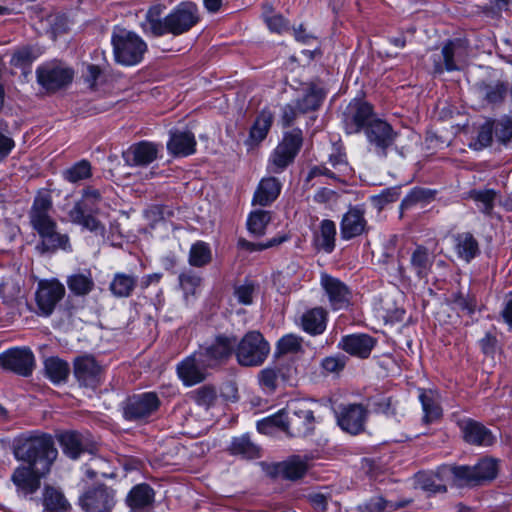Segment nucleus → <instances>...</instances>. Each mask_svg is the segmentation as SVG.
Returning <instances> with one entry per match:
<instances>
[{
	"mask_svg": "<svg viewBox=\"0 0 512 512\" xmlns=\"http://www.w3.org/2000/svg\"><path fill=\"white\" fill-rule=\"evenodd\" d=\"M302 145V131L293 129L286 133L283 140L277 145L271 153L267 170L269 173H281L288 165H290L297 155Z\"/></svg>",
	"mask_w": 512,
	"mask_h": 512,
	"instance_id": "obj_8",
	"label": "nucleus"
},
{
	"mask_svg": "<svg viewBox=\"0 0 512 512\" xmlns=\"http://www.w3.org/2000/svg\"><path fill=\"white\" fill-rule=\"evenodd\" d=\"M255 286L253 283H245L235 288V297L243 305H250L253 302Z\"/></svg>",
	"mask_w": 512,
	"mask_h": 512,
	"instance_id": "obj_63",
	"label": "nucleus"
},
{
	"mask_svg": "<svg viewBox=\"0 0 512 512\" xmlns=\"http://www.w3.org/2000/svg\"><path fill=\"white\" fill-rule=\"evenodd\" d=\"M418 487L430 494L446 492V486L442 483L440 477L434 474H421L417 477Z\"/></svg>",
	"mask_w": 512,
	"mask_h": 512,
	"instance_id": "obj_52",
	"label": "nucleus"
},
{
	"mask_svg": "<svg viewBox=\"0 0 512 512\" xmlns=\"http://www.w3.org/2000/svg\"><path fill=\"white\" fill-rule=\"evenodd\" d=\"M137 285L134 275L116 273L110 283L111 293L118 298L129 297Z\"/></svg>",
	"mask_w": 512,
	"mask_h": 512,
	"instance_id": "obj_36",
	"label": "nucleus"
},
{
	"mask_svg": "<svg viewBox=\"0 0 512 512\" xmlns=\"http://www.w3.org/2000/svg\"><path fill=\"white\" fill-rule=\"evenodd\" d=\"M165 6L156 4L145 13L140 26L147 36L161 37L166 34L182 35L190 31L200 20L199 10L193 2H181L166 16H163Z\"/></svg>",
	"mask_w": 512,
	"mask_h": 512,
	"instance_id": "obj_1",
	"label": "nucleus"
},
{
	"mask_svg": "<svg viewBox=\"0 0 512 512\" xmlns=\"http://www.w3.org/2000/svg\"><path fill=\"white\" fill-rule=\"evenodd\" d=\"M38 84L48 93L66 88L74 78V71L62 62L52 61L37 67Z\"/></svg>",
	"mask_w": 512,
	"mask_h": 512,
	"instance_id": "obj_9",
	"label": "nucleus"
},
{
	"mask_svg": "<svg viewBox=\"0 0 512 512\" xmlns=\"http://www.w3.org/2000/svg\"><path fill=\"white\" fill-rule=\"evenodd\" d=\"M454 249L458 257L466 262H470L479 253L477 240L467 232L455 236Z\"/></svg>",
	"mask_w": 512,
	"mask_h": 512,
	"instance_id": "obj_35",
	"label": "nucleus"
},
{
	"mask_svg": "<svg viewBox=\"0 0 512 512\" xmlns=\"http://www.w3.org/2000/svg\"><path fill=\"white\" fill-rule=\"evenodd\" d=\"M375 343V339L367 334H351L344 336L338 347L352 356L367 358Z\"/></svg>",
	"mask_w": 512,
	"mask_h": 512,
	"instance_id": "obj_27",
	"label": "nucleus"
},
{
	"mask_svg": "<svg viewBox=\"0 0 512 512\" xmlns=\"http://www.w3.org/2000/svg\"><path fill=\"white\" fill-rule=\"evenodd\" d=\"M327 312L320 307L312 308L301 316V328L310 335H320L326 329Z\"/></svg>",
	"mask_w": 512,
	"mask_h": 512,
	"instance_id": "obj_30",
	"label": "nucleus"
},
{
	"mask_svg": "<svg viewBox=\"0 0 512 512\" xmlns=\"http://www.w3.org/2000/svg\"><path fill=\"white\" fill-rule=\"evenodd\" d=\"M178 280L186 299L189 296H195L201 285L200 276L191 270L182 272Z\"/></svg>",
	"mask_w": 512,
	"mask_h": 512,
	"instance_id": "obj_51",
	"label": "nucleus"
},
{
	"mask_svg": "<svg viewBox=\"0 0 512 512\" xmlns=\"http://www.w3.org/2000/svg\"><path fill=\"white\" fill-rule=\"evenodd\" d=\"M365 135L369 143V150L380 158H385L393 149L397 132L391 125L379 118L369 122L365 129Z\"/></svg>",
	"mask_w": 512,
	"mask_h": 512,
	"instance_id": "obj_10",
	"label": "nucleus"
},
{
	"mask_svg": "<svg viewBox=\"0 0 512 512\" xmlns=\"http://www.w3.org/2000/svg\"><path fill=\"white\" fill-rule=\"evenodd\" d=\"M493 122L494 136L502 144H506L512 137V120L509 117H502Z\"/></svg>",
	"mask_w": 512,
	"mask_h": 512,
	"instance_id": "obj_56",
	"label": "nucleus"
},
{
	"mask_svg": "<svg viewBox=\"0 0 512 512\" xmlns=\"http://www.w3.org/2000/svg\"><path fill=\"white\" fill-rule=\"evenodd\" d=\"M63 178L70 183H77L92 176V167L89 161L81 160L62 172Z\"/></svg>",
	"mask_w": 512,
	"mask_h": 512,
	"instance_id": "obj_45",
	"label": "nucleus"
},
{
	"mask_svg": "<svg viewBox=\"0 0 512 512\" xmlns=\"http://www.w3.org/2000/svg\"><path fill=\"white\" fill-rule=\"evenodd\" d=\"M461 431L464 440L472 445L490 446L494 443L495 437L492 432L480 422L468 419L461 423Z\"/></svg>",
	"mask_w": 512,
	"mask_h": 512,
	"instance_id": "obj_28",
	"label": "nucleus"
},
{
	"mask_svg": "<svg viewBox=\"0 0 512 512\" xmlns=\"http://www.w3.org/2000/svg\"><path fill=\"white\" fill-rule=\"evenodd\" d=\"M196 139L194 134L188 130L170 131V138L167 142V150L176 157H187L196 152Z\"/></svg>",
	"mask_w": 512,
	"mask_h": 512,
	"instance_id": "obj_25",
	"label": "nucleus"
},
{
	"mask_svg": "<svg viewBox=\"0 0 512 512\" xmlns=\"http://www.w3.org/2000/svg\"><path fill=\"white\" fill-rule=\"evenodd\" d=\"M281 183L275 177L263 178L253 197V204L267 206L272 203L280 194Z\"/></svg>",
	"mask_w": 512,
	"mask_h": 512,
	"instance_id": "obj_31",
	"label": "nucleus"
},
{
	"mask_svg": "<svg viewBox=\"0 0 512 512\" xmlns=\"http://www.w3.org/2000/svg\"><path fill=\"white\" fill-rule=\"evenodd\" d=\"M377 119L373 115L372 107L360 100H353L344 112V128L347 134L359 133L366 129L370 121Z\"/></svg>",
	"mask_w": 512,
	"mask_h": 512,
	"instance_id": "obj_15",
	"label": "nucleus"
},
{
	"mask_svg": "<svg viewBox=\"0 0 512 512\" xmlns=\"http://www.w3.org/2000/svg\"><path fill=\"white\" fill-rule=\"evenodd\" d=\"M111 42L116 62L125 66L140 63L147 51L146 42L136 33L125 29L114 30Z\"/></svg>",
	"mask_w": 512,
	"mask_h": 512,
	"instance_id": "obj_5",
	"label": "nucleus"
},
{
	"mask_svg": "<svg viewBox=\"0 0 512 512\" xmlns=\"http://www.w3.org/2000/svg\"><path fill=\"white\" fill-rule=\"evenodd\" d=\"M367 227L364 212L357 207L350 208L342 217L340 235L344 240H350L363 234Z\"/></svg>",
	"mask_w": 512,
	"mask_h": 512,
	"instance_id": "obj_26",
	"label": "nucleus"
},
{
	"mask_svg": "<svg viewBox=\"0 0 512 512\" xmlns=\"http://www.w3.org/2000/svg\"><path fill=\"white\" fill-rule=\"evenodd\" d=\"M101 202V192L93 187H86L82 191L81 199L69 210V221L95 235L104 236L105 225L97 218Z\"/></svg>",
	"mask_w": 512,
	"mask_h": 512,
	"instance_id": "obj_4",
	"label": "nucleus"
},
{
	"mask_svg": "<svg viewBox=\"0 0 512 512\" xmlns=\"http://www.w3.org/2000/svg\"><path fill=\"white\" fill-rule=\"evenodd\" d=\"M472 200L475 201L478 209L487 215H490L494 208L496 192L492 189L472 190L469 193Z\"/></svg>",
	"mask_w": 512,
	"mask_h": 512,
	"instance_id": "obj_49",
	"label": "nucleus"
},
{
	"mask_svg": "<svg viewBox=\"0 0 512 512\" xmlns=\"http://www.w3.org/2000/svg\"><path fill=\"white\" fill-rule=\"evenodd\" d=\"M367 410L361 404H348L339 407L337 423L342 430L350 434H358L364 428Z\"/></svg>",
	"mask_w": 512,
	"mask_h": 512,
	"instance_id": "obj_22",
	"label": "nucleus"
},
{
	"mask_svg": "<svg viewBox=\"0 0 512 512\" xmlns=\"http://www.w3.org/2000/svg\"><path fill=\"white\" fill-rule=\"evenodd\" d=\"M0 296L6 303H13L22 297L19 277L5 278L0 283Z\"/></svg>",
	"mask_w": 512,
	"mask_h": 512,
	"instance_id": "obj_50",
	"label": "nucleus"
},
{
	"mask_svg": "<svg viewBox=\"0 0 512 512\" xmlns=\"http://www.w3.org/2000/svg\"><path fill=\"white\" fill-rule=\"evenodd\" d=\"M207 368L211 367L198 350L177 365V373L186 386H192L206 378Z\"/></svg>",
	"mask_w": 512,
	"mask_h": 512,
	"instance_id": "obj_17",
	"label": "nucleus"
},
{
	"mask_svg": "<svg viewBox=\"0 0 512 512\" xmlns=\"http://www.w3.org/2000/svg\"><path fill=\"white\" fill-rule=\"evenodd\" d=\"M212 259L209 245L203 241L194 243L189 252V264L194 267H203Z\"/></svg>",
	"mask_w": 512,
	"mask_h": 512,
	"instance_id": "obj_47",
	"label": "nucleus"
},
{
	"mask_svg": "<svg viewBox=\"0 0 512 512\" xmlns=\"http://www.w3.org/2000/svg\"><path fill=\"white\" fill-rule=\"evenodd\" d=\"M47 473L49 471H42L34 466H19L14 470L11 481L19 495L27 496L39 489L41 478Z\"/></svg>",
	"mask_w": 512,
	"mask_h": 512,
	"instance_id": "obj_18",
	"label": "nucleus"
},
{
	"mask_svg": "<svg viewBox=\"0 0 512 512\" xmlns=\"http://www.w3.org/2000/svg\"><path fill=\"white\" fill-rule=\"evenodd\" d=\"M302 350V337L295 334H287L281 337L276 345L279 355L294 354Z\"/></svg>",
	"mask_w": 512,
	"mask_h": 512,
	"instance_id": "obj_53",
	"label": "nucleus"
},
{
	"mask_svg": "<svg viewBox=\"0 0 512 512\" xmlns=\"http://www.w3.org/2000/svg\"><path fill=\"white\" fill-rule=\"evenodd\" d=\"M307 468L306 461L295 457L283 463L281 471L285 478L295 480L302 477L306 473Z\"/></svg>",
	"mask_w": 512,
	"mask_h": 512,
	"instance_id": "obj_54",
	"label": "nucleus"
},
{
	"mask_svg": "<svg viewBox=\"0 0 512 512\" xmlns=\"http://www.w3.org/2000/svg\"><path fill=\"white\" fill-rule=\"evenodd\" d=\"M161 145L141 141L128 148L123 154L125 162L131 166H147L158 157Z\"/></svg>",
	"mask_w": 512,
	"mask_h": 512,
	"instance_id": "obj_23",
	"label": "nucleus"
},
{
	"mask_svg": "<svg viewBox=\"0 0 512 512\" xmlns=\"http://www.w3.org/2000/svg\"><path fill=\"white\" fill-rule=\"evenodd\" d=\"M74 376L80 385L94 389L102 381V367L93 356L83 355L74 361Z\"/></svg>",
	"mask_w": 512,
	"mask_h": 512,
	"instance_id": "obj_19",
	"label": "nucleus"
},
{
	"mask_svg": "<svg viewBox=\"0 0 512 512\" xmlns=\"http://www.w3.org/2000/svg\"><path fill=\"white\" fill-rule=\"evenodd\" d=\"M507 92L506 86L501 82L481 83L478 86L479 95L488 103L501 102Z\"/></svg>",
	"mask_w": 512,
	"mask_h": 512,
	"instance_id": "obj_43",
	"label": "nucleus"
},
{
	"mask_svg": "<svg viewBox=\"0 0 512 512\" xmlns=\"http://www.w3.org/2000/svg\"><path fill=\"white\" fill-rule=\"evenodd\" d=\"M67 285L75 295L84 296L92 291L94 281L90 272L76 273L68 277Z\"/></svg>",
	"mask_w": 512,
	"mask_h": 512,
	"instance_id": "obj_42",
	"label": "nucleus"
},
{
	"mask_svg": "<svg viewBox=\"0 0 512 512\" xmlns=\"http://www.w3.org/2000/svg\"><path fill=\"white\" fill-rule=\"evenodd\" d=\"M270 220V212L264 210L252 211L247 219V228L251 234L262 236Z\"/></svg>",
	"mask_w": 512,
	"mask_h": 512,
	"instance_id": "obj_48",
	"label": "nucleus"
},
{
	"mask_svg": "<svg viewBox=\"0 0 512 512\" xmlns=\"http://www.w3.org/2000/svg\"><path fill=\"white\" fill-rule=\"evenodd\" d=\"M321 286L325 290L333 309L338 310L348 306L350 291L339 279L323 274L321 276Z\"/></svg>",
	"mask_w": 512,
	"mask_h": 512,
	"instance_id": "obj_24",
	"label": "nucleus"
},
{
	"mask_svg": "<svg viewBox=\"0 0 512 512\" xmlns=\"http://www.w3.org/2000/svg\"><path fill=\"white\" fill-rule=\"evenodd\" d=\"M289 236L287 234L279 235L276 237H273L272 239L266 241V242H260V243H253L249 242L245 239H240L238 244L241 248L246 249L248 251H261L265 250L271 247L278 246L287 240H289Z\"/></svg>",
	"mask_w": 512,
	"mask_h": 512,
	"instance_id": "obj_55",
	"label": "nucleus"
},
{
	"mask_svg": "<svg viewBox=\"0 0 512 512\" xmlns=\"http://www.w3.org/2000/svg\"><path fill=\"white\" fill-rule=\"evenodd\" d=\"M467 60L466 47L460 41H450L445 44L439 53L433 55L434 72L441 74L444 71L461 70Z\"/></svg>",
	"mask_w": 512,
	"mask_h": 512,
	"instance_id": "obj_12",
	"label": "nucleus"
},
{
	"mask_svg": "<svg viewBox=\"0 0 512 512\" xmlns=\"http://www.w3.org/2000/svg\"><path fill=\"white\" fill-rule=\"evenodd\" d=\"M237 339L234 336H218L215 341L199 349L208 366L215 367L226 361L234 351Z\"/></svg>",
	"mask_w": 512,
	"mask_h": 512,
	"instance_id": "obj_21",
	"label": "nucleus"
},
{
	"mask_svg": "<svg viewBox=\"0 0 512 512\" xmlns=\"http://www.w3.org/2000/svg\"><path fill=\"white\" fill-rule=\"evenodd\" d=\"M325 97L322 88L317 86L310 87L301 99L296 101L297 109L300 113H306L310 110H316Z\"/></svg>",
	"mask_w": 512,
	"mask_h": 512,
	"instance_id": "obj_40",
	"label": "nucleus"
},
{
	"mask_svg": "<svg viewBox=\"0 0 512 512\" xmlns=\"http://www.w3.org/2000/svg\"><path fill=\"white\" fill-rule=\"evenodd\" d=\"M35 59L31 48L23 47L14 52L11 57V64L15 67H25L30 65Z\"/></svg>",
	"mask_w": 512,
	"mask_h": 512,
	"instance_id": "obj_60",
	"label": "nucleus"
},
{
	"mask_svg": "<svg viewBox=\"0 0 512 512\" xmlns=\"http://www.w3.org/2000/svg\"><path fill=\"white\" fill-rule=\"evenodd\" d=\"M13 454L19 461L37 467L42 471H50L57 457V449L49 435H31L18 438L13 446Z\"/></svg>",
	"mask_w": 512,
	"mask_h": 512,
	"instance_id": "obj_3",
	"label": "nucleus"
},
{
	"mask_svg": "<svg viewBox=\"0 0 512 512\" xmlns=\"http://www.w3.org/2000/svg\"><path fill=\"white\" fill-rule=\"evenodd\" d=\"M279 371L272 367H267L260 371L259 382L260 384L270 390L275 389L278 379Z\"/></svg>",
	"mask_w": 512,
	"mask_h": 512,
	"instance_id": "obj_64",
	"label": "nucleus"
},
{
	"mask_svg": "<svg viewBox=\"0 0 512 512\" xmlns=\"http://www.w3.org/2000/svg\"><path fill=\"white\" fill-rule=\"evenodd\" d=\"M106 465L107 462L104 459L94 457L85 465V473L91 479L96 478L99 475L107 476V472L104 469V466Z\"/></svg>",
	"mask_w": 512,
	"mask_h": 512,
	"instance_id": "obj_61",
	"label": "nucleus"
},
{
	"mask_svg": "<svg viewBox=\"0 0 512 512\" xmlns=\"http://www.w3.org/2000/svg\"><path fill=\"white\" fill-rule=\"evenodd\" d=\"M273 122V113L267 109L262 110L250 130V138L255 142H261L267 136Z\"/></svg>",
	"mask_w": 512,
	"mask_h": 512,
	"instance_id": "obj_41",
	"label": "nucleus"
},
{
	"mask_svg": "<svg viewBox=\"0 0 512 512\" xmlns=\"http://www.w3.org/2000/svg\"><path fill=\"white\" fill-rule=\"evenodd\" d=\"M0 365L18 375L28 377L35 366V357L28 348H13L0 354Z\"/></svg>",
	"mask_w": 512,
	"mask_h": 512,
	"instance_id": "obj_16",
	"label": "nucleus"
},
{
	"mask_svg": "<svg viewBox=\"0 0 512 512\" xmlns=\"http://www.w3.org/2000/svg\"><path fill=\"white\" fill-rule=\"evenodd\" d=\"M450 471L457 485L477 486L491 481L497 476L498 462L493 458H483L473 466H455Z\"/></svg>",
	"mask_w": 512,
	"mask_h": 512,
	"instance_id": "obj_6",
	"label": "nucleus"
},
{
	"mask_svg": "<svg viewBox=\"0 0 512 512\" xmlns=\"http://www.w3.org/2000/svg\"><path fill=\"white\" fill-rule=\"evenodd\" d=\"M236 345L237 361L245 367L260 366L270 352L269 343L257 331L248 332Z\"/></svg>",
	"mask_w": 512,
	"mask_h": 512,
	"instance_id": "obj_7",
	"label": "nucleus"
},
{
	"mask_svg": "<svg viewBox=\"0 0 512 512\" xmlns=\"http://www.w3.org/2000/svg\"><path fill=\"white\" fill-rule=\"evenodd\" d=\"M43 505L49 512H64L70 507L61 491L54 487H46L43 494Z\"/></svg>",
	"mask_w": 512,
	"mask_h": 512,
	"instance_id": "obj_39",
	"label": "nucleus"
},
{
	"mask_svg": "<svg viewBox=\"0 0 512 512\" xmlns=\"http://www.w3.org/2000/svg\"><path fill=\"white\" fill-rule=\"evenodd\" d=\"M336 225L333 221L325 219L320 224L319 234L316 236V245L320 250L331 253L335 247Z\"/></svg>",
	"mask_w": 512,
	"mask_h": 512,
	"instance_id": "obj_37",
	"label": "nucleus"
},
{
	"mask_svg": "<svg viewBox=\"0 0 512 512\" xmlns=\"http://www.w3.org/2000/svg\"><path fill=\"white\" fill-rule=\"evenodd\" d=\"M264 20L272 32L282 33L288 29L287 20L280 14H264Z\"/></svg>",
	"mask_w": 512,
	"mask_h": 512,
	"instance_id": "obj_62",
	"label": "nucleus"
},
{
	"mask_svg": "<svg viewBox=\"0 0 512 512\" xmlns=\"http://www.w3.org/2000/svg\"><path fill=\"white\" fill-rule=\"evenodd\" d=\"M154 491L147 484H138L127 495L126 503L133 512H138L152 504Z\"/></svg>",
	"mask_w": 512,
	"mask_h": 512,
	"instance_id": "obj_32",
	"label": "nucleus"
},
{
	"mask_svg": "<svg viewBox=\"0 0 512 512\" xmlns=\"http://www.w3.org/2000/svg\"><path fill=\"white\" fill-rule=\"evenodd\" d=\"M434 262V256L424 246L418 245L411 252L409 260V269L415 273L419 279H424L430 272Z\"/></svg>",
	"mask_w": 512,
	"mask_h": 512,
	"instance_id": "obj_29",
	"label": "nucleus"
},
{
	"mask_svg": "<svg viewBox=\"0 0 512 512\" xmlns=\"http://www.w3.org/2000/svg\"><path fill=\"white\" fill-rule=\"evenodd\" d=\"M230 451L234 455H241L245 458H255L258 456L259 449L254 444L248 435H242L233 438Z\"/></svg>",
	"mask_w": 512,
	"mask_h": 512,
	"instance_id": "obj_46",
	"label": "nucleus"
},
{
	"mask_svg": "<svg viewBox=\"0 0 512 512\" xmlns=\"http://www.w3.org/2000/svg\"><path fill=\"white\" fill-rule=\"evenodd\" d=\"M493 135V122H491V120H487L479 129L476 142L474 143V148L481 150L490 146L493 141Z\"/></svg>",
	"mask_w": 512,
	"mask_h": 512,
	"instance_id": "obj_58",
	"label": "nucleus"
},
{
	"mask_svg": "<svg viewBox=\"0 0 512 512\" xmlns=\"http://www.w3.org/2000/svg\"><path fill=\"white\" fill-rule=\"evenodd\" d=\"M161 401L154 392L129 397L123 407V416L129 421H144L159 409Z\"/></svg>",
	"mask_w": 512,
	"mask_h": 512,
	"instance_id": "obj_11",
	"label": "nucleus"
},
{
	"mask_svg": "<svg viewBox=\"0 0 512 512\" xmlns=\"http://www.w3.org/2000/svg\"><path fill=\"white\" fill-rule=\"evenodd\" d=\"M46 376L55 384L66 381L69 375V365L58 357H50L44 363Z\"/></svg>",
	"mask_w": 512,
	"mask_h": 512,
	"instance_id": "obj_38",
	"label": "nucleus"
},
{
	"mask_svg": "<svg viewBox=\"0 0 512 512\" xmlns=\"http://www.w3.org/2000/svg\"><path fill=\"white\" fill-rule=\"evenodd\" d=\"M64 294L65 288L59 281H41L36 291V302L40 313L44 316L50 315Z\"/></svg>",
	"mask_w": 512,
	"mask_h": 512,
	"instance_id": "obj_20",
	"label": "nucleus"
},
{
	"mask_svg": "<svg viewBox=\"0 0 512 512\" xmlns=\"http://www.w3.org/2000/svg\"><path fill=\"white\" fill-rule=\"evenodd\" d=\"M115 504V490L105 485L89 488L80 497V505L85 512H111Z\"/></svg>",
	"mask_w": 512,
	"mask_h": 512,
	"instance_id": "obj_14",
	"label": "nucleus"
},
{
	"mask_svg": "<svg viewBox=\"0 0 512 512\" xmlns=\"http://www.w3.org/2000/svg\"><path fill=\"white\" fill-rule=\"evenodd\" d=\"M286 434L291 437H304L315 428L313 411L304 402H298L286 410Z\"/></svg>",
	"mask_w": 512,
	"mask_h": 512,
	"instance_id": "obj_13",
	"label": "nucleus"
},
{
	"mask_svg": "<svg viewBox=\"0 0 512 512\" xmlns=\"http://www.w3.org/2000/svg\"><path fill=\"white\" fill-rule=\"evenodd\" d=\"M51 209L50 194L41 192L35 197L29 212L30 224L40 237L36 249L42 254L71 249L68 235L57 230V223L50 215Z\"/></svg>",
	"mask_w": 512,
	"mask_h": 512,
	"instance_id": "obj_2",
	"label": "nucleus"
},
{
	"mask_svg": "<svg viewBox=\"0 0 512 512\" xmlns=\"http://www.w3.org/2000/svg\"><path fill=\"white\" fill-rule=\"evenodd\" d=\"M345 365L346 357L344 355L328 356L321 361V367L328 373H338L344 369Z\"/></svg>",
	"mask_w": 512,
	"mask_h": 512,
	"instance_id": "obj_59",
	"label": "nucleus"
},
{
	"mask_svg": "<svg viewBox=\"0 0 512 512\" xmlns=\"http://www.w3.org/2000/svg\"><path fill=\"white\" fill-rule=\"evenodd\" d=\"M63 452L71 459H77L86 449L84 437L75 431H67L59 437Z\"/></svg>",
	"mask_w": 512,
	"mask_h": 512,
	"instance_id": "obj_34",
	"label": "nucleus"
},
{
	"mask_svg": "<svg viewBox=\"0 0 512 512\" xmlns=\"http://www.w3.org/2000/svg\"><path fill=\"white\" fill-rule=\"evenodd\" d=\"M287 413L281 410L278 413L266 417L257 423V429L263 434H272L275 429H279L286 433Z\"/></svg>",
	"mask_w": 512,
	"mask_h": 512,
	"instance_id": "obj_44",
	"label": "nucleus"
},
{
	"mask_svg": "<svg viewBox=\"0 0 512 512\" xmlns=\"http://www.w3.org/2000/svg\"><path fill=\"white\" fill-rule=\"evenodd\" d=\"M433 194L429 190H425L422 188L413 189L403 200L401 203V209H409L413 205L418 203H424L431 199Z\"/></svg>",
	"mask_w": 512,
	"mask_h": 512,
	"instance_id": "obj_57",
	"label": "nucleus"
},
{
	"mask_svg": "<svg viewBox=\"0 0 512 512\" xmlns=\"http://www.w3.org/2000/svg\"><path fill=\"white\" fill-rule=\"evenodd\" d=\"M418 397L424 413L423 421L431 423L438 420L442 415L438 394L432 390H420Z\"/></svg>",
	"mask_w": 512,
	"mask_h": 512,
	"instance_id": "obj_33",
	"label": "nucleus"
}]
</instances>
